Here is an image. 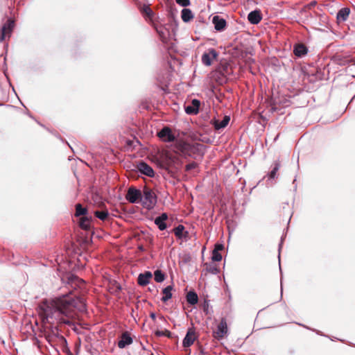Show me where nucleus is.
Instances as JSON below:
<instances>
[{
    "mask_svg": "<svg viewBox=\"0 0 355 355\" xmlns=\"http://www.w3.org/2000/svg\"><path fill=\"white\" fill-rule=\"evenodd\" d=\"M44 317L49 320H60L63 315L71 317L75 310L84 311L86 305L83 299L71 297L69 295L55 297L45 302L41 306Z\"/></svg>",
    "mask_w": 355,
    "mask_h": 355,
    "instance_id": "obj_1",
    "label": "nucleus"
},
{
    "mask_svg": "<svg viewBox=\"0 0 355 355\" xmlns=\"http://www.w3.org/2000/svg\"><path fill=\"white\" fill-rule=\"evenodd\" d=\"M140 202H141L144 208L150 210L154 208L157 203V196L152 189L144 187Z\"/></svg>",
    "mask_w": 355,
    "mask_h": 355,
    "instance_id": "obj_2",
    "label": "nucleus"
},
{
    "mask_svg": "<svg viewBox=\"0 0 355 355\" xmlns=\"http://www.w3.org/2000/svg\"><path fill=\"white\" fill-rule=\"evenodd\" d=\"M142 191L135 187H130L128 189L125 198L131 203L140 202Z\"/></svg>",
    "mask_w": 355,
    "mask_h": 355,
    "instance_id": "obj_3",
    "label": "nucleus"
},
{
    "mask_svg": "<svg viewBox=\"0 0 355 355\" xmlns=\"http://www.w3.org/2000/svg\"><path fill=\"white\" fill-rule=\"evenodd\" d=\"M228 331L227 324L225 318H222L217 328L214 331V337L218 340L222 339Z\"/></svg>",
    "mask_w": 355,
    "mask_h": 355,
    "instance_id": "obj_4",
    "label": "nucleus"
},
{
    "mask_svg": "<svg viewBox=\"0 0 355 355\" xmlns=\"http://www.w3.org/2000/svg\"><path fill=\"white\" fill-rule=\"evenodd\" d=\"M218 56V53L214 49H209L202 54L201 59L202 63L205 66H210L213 60H216Z\"/></svg>",
    "mask_w": 355,
    "mask_h": 355,
    "instance_id": "obj_5",
    "label": "nucleus"
},
{
    "mask_svg": "<svg viewBox=\"0 0 355 355\" xmlns=\"http://www.w3.org/2000/svg\"><path fill=\"white\" fill-rule=\"evenodd\" d=\"M157 136L164 142H172L175 139V137L172 133L171 128L167 126L164 127L159 132H158Z\"/></svg>",
    "mask_w": 355,
    "mask_h": 355,
    "instance_id": "obj_6",
    "label": "nucleus"
},
{
    "mask_svg": "<svg viewBox=\"0 0 355 355\" xmlns=\"http://www.w3.org/2000/svg\"><path fill=\"white\" fill-rule=\"evenodd\" d=\"M197 338L196 336L195 329L189 328L187 332L185 337L183 339L182 345L184 347H189L192 345Z\"/></svg>",
    "mask_w": 355,
    "mask_h": 355,
    "instance_id": "obj_7",
    "label": "nucleus"
},
{
    "mask_svg": "<svg viewBox=\"0 0 355 355\" xmlns=\"http://www.w3.org/2000/svg\"><path fill=\"white\" fill-rule=\"evenodd\" d=\"M133 340L130 336V334L128 331H125L122 333V334L119 337V340L117 343V345L120 349H123L128 345H130L132 343Z\"/></svg>",
    "mask_w": 355,
    "mask_h": 355,
    "instance_id": "obj_8",
    "label": "nucleus"
},
{
    "mask_svg": "<svg viewBox=\"0 0 355 355\" xmlns=\"http://www.w3.org/2000/svg\"><path fill=\"white\" fill-rule=\"evenodd\" d=\"M138 171L150 178L155 176V172L153 168L144 162H141L137 164Z\"/></svg>",
    "mask_w": 355,
    "mask_h": 355,
    "instance_id": "obj_9",
    "label": "nucleus"
},
{
    "mask_svg": "<svg viewBox=\"0 0 355 355\" xmlns=\"http://www.w3.org/2000/svg\"><path fill=\"white\" fill-rule=\"evenodd\" d=\"M14 27V21L9 19L8 22L1 28V33L0 36V42L5 40L6 37H10L12 28Z\"/></svg>",
    "mask_w": 355,
    "mask_h": 355,
    "instance_id": "obj_10",
    "label": "nucleus"
},
{
    "mask_svg": "<svg viewBox=\"0 0 355 355\" xmlns=\"http://www.w3.org/2000/svg\"><path fill=\"white\" fill-rule=\"evenodd\" d=\"M200 105V101H198L197 99H193L191 105L184 106L185 112L188 114H198Z\"/></svg>",
    "mask_w": 355,
    "mask_h": 355,
    "instance_id": "obj_11",
    "label": "nucleus"
},
{
    "mask_svg": "<svg viewBox=\"0 0 355 355\" xmlns=\"http://www.w3.org/2000/svg\"><path fill=\"white\" fill-rule=\"evenodd\" d=\"M248 19L252 24H257L262 19V15L259 10L251 11L248 15Z\"/></svg>",
    "mask_w": 355,
    "mask_h": 355,
    "instance_id": "obj_12",
    "label": "nucleus"
},
{
    "mask_svg": "<svg viewBox=\"0 0 355 355\" xmlns=\"http://www.w3.org/2000/svg\"><path fill=\"white\" fill-rule=\"evenodd\" d=\"M168 219V215L166 213H162L160 216L155 219V224L157 225L159 230L163 231L166 229V220Z\"/></svg>",
    "mask_w": 355,
    "mask_h": 355,
    "instance_id": "obj_13",
    "label": "nucleus"
},
{
    "mask_svg": "<svg viewBox=\"0 0 355 355\" xmlns=\"http://www.w3.org/2000/svg\"><path fill=\"white\" fill-rule=\"evenodd\" d=\"M307 53L308 49L304 44H297L293 47V53L298 58L304 56Z\"/></svg>",
    "mask_w": 355,
    "mask_h": 355,
    "instance_id": "obj_14",
    "label": "nucleus"
},
{
    "mask_svg": "<svg viewBox=\"0 0 355 355\" xmlns=\"http://www.w3.org/2000/svg\"><path fill=\"white\" fill-rule=\"evenodd\" d=\"M153 275L150 271H146L144 273H141L138 277V284L140 286H146L150 282V279L152 278Z\"/></svg>",
    "mask_w": 355,
    "mask_h": 355,
    "instance_id": "obj_15",
    "label": "nucleus"
},
{
    "mask_svg": "<svg viewBox=\"0 0 355 355\" xmlns=\"http://www.w3.org/2000/svg\"><path fill=\"white\" fill-rule=\"evenodd\" d=\"M230 120V117L229 116H225L222 121L214 119L212 124L214 125V128L218 130L225 128L228 125Z\"/></svg>",
    "mask_w": 355,
    "mask_h": 355,
    "instance_id": "obj_16",
    "label": "nucleus"
},
{
    "mask_svg": "<svg viewBox=\"0 0 355 355\" xmlns=\"http://www.w3.org/2000/svg\"><path fill=\"white\" fill-rule=\"evenodd\" d=\"M213 24H214V28L218 31H221L224 30L226 26V21L225 19L220 18L219 16H214L213 17Z\"/></svg>",
    "mask_w": 355,
    "mask_h": 355,
    "instance_id": "obj_17",
    "label": "nucleus"
},
{
    "mask_svg": "<svg viewBox=\"0 0 355 355\" xmlns=\"http://www.w3.org/2000/svg\"><path fill=\"white\" fill-rule=\"evenodd\" d=\"M156 31L159 36L160 40L164 43H166L169 35L168 30L164 26H158L156 27Z\"/></svg>",
    "mask_w": 355,
    "mask_h": 355,
    "instance_id": "obj_18",
    "label": "nucleus"
},
{
    "mask_svg": "<svg viewBox=\"0 0 355 355\" xmlns=\"http://www.w3.org/2000/svg\"><path fill=\"white\" fill-rule=\"evenodd\" d=\"M194 15L192 11L189 8H183L181 12V18L184 22H189L193 19Z\"/></svg>",
    "mask_w": 355,
    "mask_h": 355,
    "instance_id": "obj_19",
    "label": "nucleus"
},
{
    "mask_svg": "<svg viewBox=\"0 0 355 355\" xmlns=\"http://www.w3.org/2000/svg\"><path fill=\"white\" fill-rule=\"evenodd\" d=\"M175 236L178 239L186 238L188 235L187 232H184V227L182 225H179L173 230Z\"/></svg>",
    "mask_w": 355,
    "mask_h": 355,
    "instance_id": "obj_20",
    "label": "nucleus"
},
{
    "mask_svg": "<svg viewBox=\"0 0 355 355\" xmlns=\"http://www.w3.org/2000/svg\"><path fill=\"white\" fill-rule=\"evenodd\" d=\"M350 10L348 8H341L337 13V19L338 20L345 21L349 17Z\"/></svg>",
    "mask_w": 355,
    "mask_h": 355,
    "instance_id": "obj_21",
    "label": "nucleus"
},
{
    "mask_svg": "<svg viewBox=\"0 0 355 355\" xmlns=\"http://www.w3.org/2000/svg\"><path fill=\"white\" fill-rule=\"evenodd\" d=\"M173 287L171 286H168L162 290L163 297H162V301L163 302H167L172 297V291Z\"/></svg>",
    "mask_w": 355,
    "mask_h": 355,
    "instance_id": "obj_22",
    "label": "nucleus"
},
{
    "mask_svg": "<svg viewBox=\"0 0 355 355\" xmlns=\"http://www.w3.org/2000/svg\"><path fill=\"white\" fill-rule=\"evenodd\" d=\"M187 301L189 304L194 305L198 303V297L194 291H189L186 296Z\"/></svg>",
    "mask_w": 355,
    "mask_h": 355,
    "instance_id": "obj_23",
    "label": "nucleus"
},
{
    "mask_svg": "<svg viewBox=\"0 0 355 355\" xmlns=\"http://www.w3.org/2000/svg\"><path fill=\"white\" fill-rule=\"evenodd\" d=\"M91 217L83 216L79 221L80 226L84 230H89L91 227Z\"/></svg>",
    "mask_w": 355,
    "mask_h": 355,
    "instance_id": "obj_24",
    "label": "nucleus"
},
{
    "mask_svg": "<svg viewBox=\"0 0 355 355\" xmlns=\"http://www.w3.org/2000/svg\"><path fill=\"white\" fill-rule=\"evenodd\" d=\"M154 279L155 282L161 283L165 279V275L160 270H157L154 272Z\"/></svg>",
    "mask_w": 355,
    "mask_h": 355,
    "instance_id": "obj_25",
    "label": "nucleus"
},
{
    "mask_svg": "<svg viewBox=\"0 0 355 355\" xmlns=\"http://www.w3.org/2000/svg\"><path fill=\"white\" fill-rule=\"evenodd\" d=\"M140 11L145 14L148 18H151L153 16V12L148 5H144L140 8Z\"/></svg>",
    "mask_w": 355,
    "mask_h": 355,
    "instance_id": "obj_26",
    "label": "nucleus"
},
{
    "mask_svg": "<svg viewBox=\"0 0 355 355\" xmlns=\"http://www.w3.org/2000/svg\"><path fill=\"white\" fill-rule=\"evenodd\" d=\"M87 213V210L86 208H84L81 206L80 204H77L76 205V216H85Z\"/></svg>",
    "mask_w": 355,
    "mask_h": 355,
    "instance_id": "obj_27",
    "label": "nucleus"
},
{
    "mask_svg": "<svg viewBox=\"0 0 355 355\" xmlns=\"http://www.w3.org/2000/svg\"><path fill=\"white\" fill-rule=\"evenodd\" d=\"M94 214L97 218L103 220L108 216L109 211L107 209L102 210V211H96L94 212Z\"/></svg>",
    "mask_w": 355,
    "mask_h": 355,
    "instance_id": "obj_28",
    "label": "nucleus"
},
{
    "mask_svg": "<svg viewBox=\"0 0 355 355\" xmlns=\"http://www.w3.org/2000/svg\"><path fill=\"white\" fill-rule=\"evenodd\" d=\"M206 270L208 272L216 275L219 272V269L216 264H207Z\"/></svg>",
    "mask_w": 355,
    "mask_h": 355,
    "instance_id": "obj_29",
    "label": "nucleus"
},
{
    "mask_svg": "<svg viewBox=\"0 0 355 355\" xmlns=\"http://www.w3.org/2000/svg\"><path fill=\"white\" fill-rule=\"evenodd\" d=\"M279 168L280 163L279 162H275L274 164V167L269 175L270 178L274 179L276 178L277 173L279 171Z\"/></svg>",
    "mask_w": 355,
    "mask_h": 355,
    "instance_id": "obj_30",
    "label": "nucleus"
},
{
    "mask_svg": "<svg viewBox=\"0 0 355 355\" xmlns=\"http://www.w3.org/2000/svg\"><path fill=\"white\" fill-rule=\"evenodd\" d=\"M211 259L214 261H220L222 259V255L220 252H216V250H213Z\"/></svg>",
    "mask_w": 355,
    "mask_h": 355,
    "instance_id": "obj_31",
    "label": "nucleus"
},
{
    "mask_svg": "<svg viewBox=\"0 0 355 355\" xmlns=\"http://www.w3.org/2000/svg\"><path fill=\"white\" fill-rule=\"evenodd\" d=\"M176 2L182 7H187L191 4L190 0H176Z\"/></svg>",
    "mask_w": 355,
    "mask_h": 355,
    "instance_id": "obj_32",
    "label": "nucleus"
},
{
    "mask_svg": "<svg viewBox=\"0 0 355 355\" xmlns=\"http://www.w3.org/2000/svg\"><path fill=\"white\" fill-rule=\"evenodd\" d=\"M196 166H197L196 163L192 162V163L187 164L185 166V169L187 171H191V170L195 168Z\"/></svg>",
    "mask_w": 355,
    "mask_h": 355,
    "instance_id": "obj_33",
    "label": "nucleus"
},
{
    "mask_svg": "<svg viewBox=\"0 0 355 355\" xmlns=\"http://www.w3.org/2000/svg\"><path fill=\"white\" fill-rule=\"evenodd\" d=\"M171 334V332L168 331H158L156 332V335L158 336H169Z\"/></svg>",
    "mask_w": 355,
    "mask_h": 355,
    "instance_id": "obj_34",
    "label": "nucleus"
},
{
    "mask_svg": "<svg viewBox=\"0 0 355 355\" xmlns=\"http://www.w3.org/2000/svg\"><path fill=\"white\" fill-rule=\"evenodd\" d=\"M224 248V245L221 243H216L215 245L214 250H216V252H218L222 250Z\"/></svg>",
    "mask_w": 355,
    "mask_h": 355,
    "instance_id": "obj_35",
    "label": "nucleus"
},
{
    "mask_svg": "<svg viewBox=\"0 0 355 355\" xmlns=\"http://www.w3.org/2000/svg\"><path fill=\"white\" fill-rule=\"evenodd\" d=\"M150 317L151 318V319L155 321V319H156V314L155 313L152 312V313H150Z\"/></svg>",
    "mask_w": 355,
    "mask_h": 355,
    "instance_id": "obj_36",
    "label": "nucleus"
},
{
    "mask_svg": "<svg viewBox=\"0 0 355 355\" xmlns=\"http://www.w3.org/2000/svg\"><path fill=\"white\" fill-rule=\"evenodd\" d=\"M281 245H282V244H279V250H280V248H281Z\"/></svg>",
    "mask_w": 355,
    "mask_h": 355,
    "instance_id": "obj_37",
    "label": "nucleus"
},
{
    "mask_svg": "<svg viewBox=\"0 0 355 355\" xmlns=\"http://www.w3.org/2000/svg\"><path fill=\"white\" fill-rule=\"evenodd\" d=\"M159 318L162 320V319H164V317L163 316H160Z\"/></svg>",
    "mask_w": 355,
    "mask_h": 355,
    "instance_id": "obj_38",
    "label": "nucleus"
}]
</instances>
